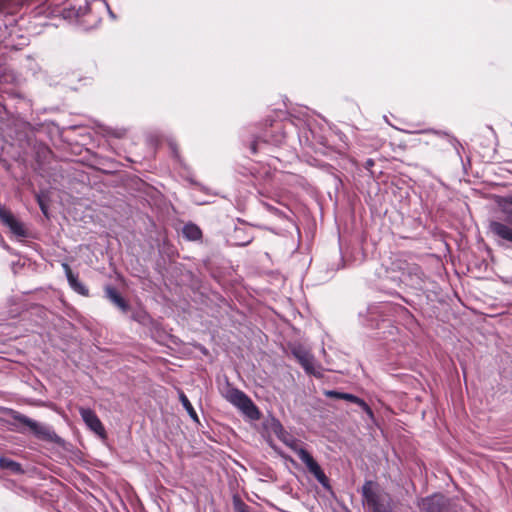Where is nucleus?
<instances>
[{"label":"nucleus","mask_w":512,"mask_h":512,"mask_svg":"<svg viewBox=\"0 0 512 512\" xmlns=\"http://www.w3.org/2000/svg\"><path fill=\"white\" fill-rule=\"evenodd\" d=\"M278 437L286 446H288L292 451H294L298 455L300 460L305 464L308 471L317 479V481L323 487L329 486L328 478L321 469L320 465L314 460L312 455L300 445L299 440L285 432L282 429V427L280 428Z\"/></svg>","instance_id":"nucleus-1"},{"label":"nucleus","mask_w":512,"mask_h":512,"mask_svg":"<svg viewBox=\"0 0 512 512\" xmlns=\"http://www.w3.org/2000/svg\"><path fill=\"white\" fill-rule=\"evenodd\" d=\"M362 494L366 505L373 512H392L391 496L373 482L369 481L363 485Z\"/></svg>","instance_id":"nucleus-2"},{"label":"nucleus","mask_w":512,"mask_h":512,"mask_svg":"<svg viewBox=\"0 0 512 512\" xmlns=\"http://www.w3.org/2000/svg\"><path fill=\"white\" fill-rule=\"evenodd\" d=\"M13 419L21 426L17 427L20 433L31 432L36 438L49 442H58L59 437L53 429L43 423L37 422L23 414L14 413Z\"/></svg>","instance_id":"nucleus-3"},{"label":"nucleus","mask_w":512,"mask_h":512,"mask_svg":"<svg viewBox=\"0 0 512 512\" xmlns=\"http://www.w3.org/2000/svg\"><path fill=\"white\" fill-rule=\"evenodd\" d=\"M503 221L493 220L489 223V231L500 241L512 243V198L502 205Z\"/></svg>","instance_id":"nucleus-4"},{"label":"nucleus","mask_w":512,"mask_h":512,"mask_svg":"<svg viewBox=\"0 0 512 512\" xmlns=\"http://www.w3.org/2000/svg\"><path fill=\"white\" fill-rule=\"evenodd\" d=\"M225 398L251 420H258L260 418L258 408L244 392L230 388L227 390Z\"/></svg>","instance_id":"nucleus-5"},{"label":"nucleus","mask_w":512,"mask_h":512,"mask_svg":"<svg viewBox=\"0 0 512 512\" xmlns=\"http://www.w3.org/2000/svg\"><path fill=\"white\" fill-rule=\"evenodd\" d=\"M225 398L251 420H258L260 418L258 408L244 392L230 388L227 390Z\"/></svg>","instance_id":"nucleus-6"},{"label":"nucleus","mask_w":512,"mask_h":512,"mask_svg":"<svg viewBox=\"0 0 512 512\" xmlns=\"http://www.w3.org/2000/svg\"><path fill=\"white\" fill-rule=\"evenodd\" d=\"M292 354L298 360L300 365L304 368L306 373L314 375L316 377L322 376L321 367L316 364L313 355L303 348L302 346H295L292 349Z\"/></svg>","instance_id":"nucleus-7"},{"label":"nucleus","mask_w":512,"mask_h":512,"mask_svg":"<svg viewBox=\"0 0 512 512\" xmlns=\"http://www.w3.org/2000/svg\"><path fill=\"white\" fill-rule=\"evenodd\" d=\"M0 220L9 227L10 231L17 237H27V230L22 222L3 207H0Z\"/></svg>","instance_id":"nucleus-8"},{"label":"nucleus","mask_w":512,"mask_h":512,"mask_svg":"<svg viewBox=\"0 0 512 512\" xmlns=\"http://www.w3.org/2000/svg\"><path fill=\"white\" fill-rule=\"evenodd\" d=\"M78 410L83 421L89 427V429L100 437L104 438L105 429L96 413L93 410L84 407H79Z\"/></svg>","instance_id":"nucleus-9"},{"label":"nucleus","mask_w":512,"mask_h":512,"mask_svg":"<svg viewBox=\"0 0 512 512\" xmlns=\"http://www.w3.org/2000/svg\"><path fill=\"white\" fill-rule=\"evenodd\" d=\"M419 507L425 512H445L447 507V500L443 495L435 494L423 498Z\"/></svg>","instance_id":"nucleus-10"},{"label":"nucleus","mask_w":512,"mask_h":512,"mask_svg":"<svg viewBox=\"0 0 512 512\" xmlns=\"http://www.w3.org/2000/svg\"><path fill=\"white\" fill-rule=\"evenodd\" d=\"M62 267L71 288L81 295H88V289L78 280L77 276L73 274L70 266L67 263H63Z\"/></svg>","instance_id":"nucleus-11"},{"label":"nucleus","mask_w":512,"mask_h":512,"mask_svg":"<svg viewBox=\"0 0 512 512\" xmlns=\"http://www.w3.org/2000/svg\"><path fill=\"white\" fill-rule=\"evenodd\" d=\"M106 297L123 312H126L129 308L126 301L121 297L117 290L113 287H107L105 289Z\"/></svg>","instance_id":"nucleus-12"},{"label":"nucleus","mask_w":512,"mask_h":512,"mask_svg":"<svg viewBox=\"0 0 512 512\" xmlns=\"http://www.w3.org/2000/svg\"><path fill=\"white\" fill-rule=\"evenodd\" d=\"M182 232L186 239L192 240V241L200 239L201 235H202L200 228L197 225L192 224V223L186 224L183 227Z\"/></svg>","instance_id":"nucleus-13"},{"label":"nucleus","mask_w":512,"mask_h":512,"mask_svg":"<svg viewBox=\"0 0 512 512\" xmlns=\"http://www.w3.org/2000/svg\"><path fill=\"white\" fill-rule=\"evenodd\" d=\"M341 399H344V400H347V401H350V402H353V403L359 405L367 413V415L370 418H373V412H372L371 408L359 397H357L353 394L343 393V395H341Z\"/></svg>","instance_id":"nucleus-14"},{"label":"nucleus","mask_w":512,"mask_h":512,"mask_svg":"<svg viewBox=\"0 0 512 512\" xmlns=\"http://www.w3.org/2000/svg\"><path fill=\"white\" fill-rule=\"evenodd\" d=\"M179 399H180L183 407L185 408V410L189 414V416L194 421L199 422V419H198L196 411L194 410V408H193L192 404L190 403L189 399L187 398V396L182 391L179 392Z\"/></svg>","instance_id":"nucleus-15"},{"label":"nucleus","mask_w":512,"mask_h":512,"mask_svg":"<svg viewBox=\"0 0 512 512\" xmlns=\"http://www.w3.org/2000/svg\"><path fill=\"white\" fill-rule=\"evenodd\" d=\"M0 467L3 469H10L15 473L22 472L21 465L19 463L4 457L0 458Z\"/></svg>","instance_id":"nucleus-16"},{"label":"nucleus","mask_w":512,"mask_h":512,"mask_svg":"<svg viewBox=\"0 0 512 512\" xmlns=\"http://www.w3.org/2000/svg\"><path fill=\"white\" fill-rule=\"evenodd\" d=\"M235 512H249L248 507L239 500H235Z\"/></svg>","instance_id":"nucleus-17"},{"label":"nucleus","mask_w":512,"mask_h":512,"mask_svg":"<svg viewBox=\"0 0 512 512\" xmlns=\"http://www.w3.org/2000/svg\"><path fill=\"white\" fill-rule=\"evenodd\" d=\"M325 394H326L327 397L338 398V399H341V395H343L342 392H337V391H334V390L326 391Z\"/></svg>","instance_id":"nucleus-18"},{"label":"nucleus","mask_w":512,"mask_h":512,"mask_svg":"<svg viewBox=\"0 0 512 512\" xmlns=\"http://www.w3.org/2000/svg\"><path fill=\"white\" fill-rule=\"evenodd\" d=\"M37 199H38V203H39V206H40L42 212L46 215L47 214V209H46V206H45L44 202L42 201L40 196H37Z\"/></svg>","instance_id":"nucleus-19"}]
</instances>
